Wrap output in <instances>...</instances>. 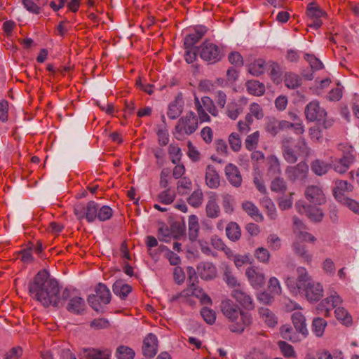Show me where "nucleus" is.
<instances>
[{
    "label": "nucleus",
    "mask_w": 359,
    "mask_h": 359,
    "mask_svg": "<svg viewBox=\"0 0 359 359\" xmlns=\"http://www.w3.org/2000/svg\"><path fill=\"white\" fill-rule=\"evenodd\" d=\"M28 289L32 298L45 307H57L61 303L58 283L50 278L46 270H41L36 273L29 283Z\"/></svg>",
    "instance_id": "f257e3e1"
},
{
    "label": "nucleus",
    "mask_w": 359,
    "mask_h": 359,
    "mask_svg": "<svg viewBox=\"0 0 359 359\" xmlns=\"http://www.w3.org/2000/svg\"><path fill=\"white\" fill-rule=\"evenodd\" d=\"M221 311L232 323L229 326L232 332L242 333L245 327L252 323L250 314L241 311L239 306L231 299L222 302Z\"/></svg>",
    "instance_id": "f03ea898"
},
{
    "label": "nucleus",
    "mask_w": 359,
    "mask_h": 359,
    "mask_svg": "<svg viewBox=\"0 0 359 359\" xmlns=\"http://www.w3.org/2000/svg\"><path fill=\"white\" fill-rule=\"evenodd\" d=\"M297 287L299 293L311 303L318 302L323 297V285L313 280L304 268L297 269Z\"/></svg>",
    "instance_id": "7ed1b4c3"
},
{
    "label": "nucleus",
    "mask_w": 359,
    "mask_h": 359,
    "mask_svg": "<svg viewBox=\"0 0 359 359\" xmlns=\"http://www.w3.org/2000/svg\"><path fill=\"white\" fill-rule=\"evenodd\" d=\"M198 126V116L194 112L189 111L178 120L175 127L176 139L181 140L185 135H191L197 130Z\"/></svg>",
    "instance_id": "20e7f679"
},
{
    "label": "nucleus",
    "mask_w": 359,
    "mask_h": 359,
    "mask_svg": "<svg viewBox=\"0 0 359 359\" xmlns=\"http://www.w3.org/2000/svg\"><path fill=\"white\" fill-rule=\"evenodd\" d=\"M95 294H91L88 297L87 301L89 305L95 311H102V304L107 305L110 303L111 294L107 285L102 283H99L95 287Z\"/></svg>",
    "instance_id": "39448f33"
},
{
    "label": "nucleus",
    "mask_w": 359,
    "mask_h": 359,
    "mask_svg": "<svg viewBox=\"0 0 359 359\" xmlns=\"http://www.w3.org/2000/svg\"><path fill=\"white\" fill-rule=\"evenodd\" d=\"M199 56L211 64L220 61L224 56L222 49L217 45L205 40L198 47Z\"/></svg>",
    "instance_id": "423d86ee"
},
{
    "label": "nucleus",
    "mask_w": 359,
    "mask_h": 359,
    "mask_svg": "<svg viewBox=\"0 0 359 359\" xmlns=\"http://www.w3.org/2000/svg\"><path fill=\"white\" fill-rule=\"evenodd\" d=\"M98 208V204L90 201L86 205L81 203L76 205L74 212L79 220L86 218L88 222H93L97 219Z\"/></svg>",
    "instance_id": "0eeeda50"
},
{
    "label": "nucleus",
    "mask_w": 359,
    "mask_h": 359,
    "mask_svg": "<svg viewBox=\"0 0 359 359\" xmlns=\"http://www.w3.org/2000/svg\"><path fill=\"white\" fill-rule=\"evenodd\" d=\"M309 165L305 161H300L295 165L287 166L285 169V175L287 180L292 182L304 181L309 174Z\"/></svg>",
    "instance_id": "6e6552de"
},
{
    "label": "nucleus",
    "mask_w": 359,
    "mask_h": 359,
    "mask_svg": "<svg viewBox=\"0 0 359 359\" xmlns=\"http://www.w3.org/2000/svg\"><path fill=\"white\" fill-rule=\"evenodd\" d=\"M304 114L309 122H320L323 118L327 116L326 110L320 107L317 100H313L306 106Z\"/></svg>",
    "instance_id": "1a4fd4ad"
},
{
    "label": "nucleus",
    "mask_w": 359,
    "mask_h": 359,
    "mask_svg": "<svg viewBox=\"0 0 359 359\" xmlns=\"http://www.w3.org/2000/svg\"><path fill=\"white\" fill-rule=\"evenodd\" d=\"M306 15L310 21L308 23V26L317 29L321 27L323 24L321 18L326 15V13L321 10L315 3L312 2L307 6Z\"/></svg>",
    "instance_id": "9d476101"
},
{
    "label": "nucleus",
    "mask_w": 359,
    "mask_h": 359,
    "mask_svg": "<svg viewBox=\"0 0 359 359\" xmlns=\"http://www.w3.org/2000/svg\"><path fill=\"white\" fill-rule=\"evenodd\" d=\"M296 208L299 213L304 214L311 221L320 222L323 220L324 214L322 210L315 205L302 204L300 201L296 203Z\"/></svg>",
    "instance_id": "9b49d317"
},
{
    "label": "nucleus",
    "mask_w": 359,
    "mask_h": 359,
    "mask_svg": "<svg viewBox=\"0 0 359 359\" xmlns=\"http://www.w3.org/2000/svg\"><path fill=\"white\" fill-rule=\"evenodd\" d=\"M231 296L245 309L253 310L255 303L252 297L245 290L243 286L233 289Z\"/></svg>",
    "instance_id": "f8f14e48"
},
{
    "label": "nucleus",
    "mask_w": 359,
    "mask_h": 359,
    "mask_svg": "<svg viewBox=\"0 0 359 359\" xmlns=\"http://www.w3.org/2000/svg\"><path fill=\"white\" fill-rule=\"evenodd\" d=\"M111 355L109 348H83L79 353L80 359H111Z\"/></svg>",
    "instance_id": "ddd939ff"
},
{
    "label": "nucleus",
    "mask_w": 359,
    "mask_h": 359,
    "mask_svg": "<svg viewBox=\"0 0 359 359\" xmlns=\"http://www.w3.org/2000/svg\"><path fill=\"white\" fill-rule=\"evenodd\" d=\"M245 276L255 289H259L265 284V275L255 266L248 267L245 270Z\"/></svg>",
    "instance_id": "4468645a"
},
{
    "label": "nucleus",
    "mask_w": 359,
    "mask_h": 359,
    "mask_svg": "<svg viewBox=\"0 0 359 359\" xmlns=\"http://www.w3.org/2000/svg\"><path fill=\"white\" fill-rule=\"evenodd\" d=\"M305 198L314 205H320L326 202L325 196L320 187L316 185L308 186L304 191Z\"/></svg>",
    "instance_id": "2eb2a0df"
},
{
    "label": "nucleus",
    "mask_w": 359,
    "mask_h": 359,
    "mask_svg": "<svg viewBox=\"0 0 359 359\" xmlns=\"http://www.w3.org/2000/svg\"><path fill=\"white\" fill-rule=\"evenodd\" d=\"M225 175L229 184L235 188L242 185L243 177L238 168L233 164L228 163L224 168Z\"/></svg>",
    "instance_id": "dca6fc26"
},
{
    "label": "nucleus",
    "mask_w": 359,
    "mask_h": 359,
    "mask_svg": "<svg viewBox=\"0 0 359 359\" xmlns=\"http://www.w3.org/2000/svg\"><path fill=\"white\" fill-rule=\"evenodd\" d=\"M142 353L149 358H154L158 351V339L153 333L148 334L143 340Z\"/></svg>",
    "instance_id": "f3484780"
},
{
    "label": "nucleus",
    "mask_w": 359,
    "mask_h": 359,
    "mask_svg": "<svg viewBox=\"0 0 359 359\" xmlns=\"http://www.w3.org/2000/svg\"><path fill=\"white\" fill-rule=\"evenodd\" d=\"M338 149L342 152V157L340 158H336L335 162L339 164H342L346 166L349 169L350 165L354 161L353 149L351 145L348 144H339L338 145Z\"/></svg>",
    "instance_id": "a211bd4d"
},
{
    "label": "nucleus",
    "mask_w": 359,
    "mask_h": 359,
    "mask_svg": "<svg viewBox=\"0 0 359 359\" xmlns=\"http://www.w3.org/2000/svg\"><path fill=\"white\" fill-rule=\"evenodd\" d=\"M221 177L215 167L208 165L205 168V181L210 189H217L220 186Z\"/></svg>",
    "instance_id": "6ab92c4d"
},
{
    "label": "nucleus",
    "mask_w": 359,
    "mask_h": 359,
    "mask_svg": "<svg viewBox=\"0 0 359 359\" xmlns=\"http://www.w3.org/2000/svg\"><path fill=\"white\" fill-rule=\"evenodd\" d=\"M196 269L199 276L203 280H212L217 276V268L211 262H201Z\"/></svg>",
    "instance_id": "aec40b11"
},
{
    "label": "nucleus",
    "mask_w": 359,
    "mask_h": 359,
    "mask_svg": "<svg viewBox=\"0 0 359 359\" xmlns=\"http://www.w3.org/2000/svg\"><path fill=\"white\" fill-rule=\"evenodd\" d=\"M291 320L296 332L302 334L304 337H306L309 334V331L306 327V318L303 313L300 311L293 313Z\"/></svg>",
    "instance_id": "412c9836"
},
{
    "label": "nucleus",
    "mask_w": 359,
    "mask_h": 359,
    "mask_svg": "<svg viewBox=\"0 0 359 359\" xmlns=\"http://www.w3.org/2000/svg\"><path fill=\"white\" fill-rule=\"evenodd\" d=\"M217 196L213 194L209 197L205 206L206 216L210 219H216L220 215V208L217 202Z\"/></svg>",
    "instance_id": "4be33fe9"
},
{
    "label": "nucleus",
    "mask_w": 359,
    "mask_h": 359,
    "mask_svg": "<svg viewBox=\"0 0 359 359\" xmlns=\"http://www.w3.org/2000/svg\"><path fill=\"white\" fill-rule=\"evenodd\" d=\"M242 208L243 210L257 222H262L264 221L262 214L252 202L245 201L243 203Z\"/></svg>",
    "instance_id": "5701e85b"
},
{
    "label": "nucleus",
    "mask_w": 359,
    "mask_h": 359,
    "mask_svg": "<svg viewBox=\"0 0 359 359\" xmlns=\"http://www.w3.org/2000/svg\"><path fill=\"white\" fill-rule=\"evenodd\" d=\"M112 290L121 299H126L132 292V287L128 284L124 283L122 280H118L113 284Z\"/></svg>",
    "instance_id": "b1692460"
},
{
    "label": "nucleus",
    "mask_w": 359,
    "mask_h": 359,
    "mask_svg": "<svg viewBox=\"0 0 359 359\" xmlns=\"http://www.w3.org/2000/svg\"><path fill=\"white\" fill-rule=\"evenodd\" d=\"M331 168V163H327L320 159H316L311 163V171L318 176L325 175Z\"/></svg>",
    "instance_id": "393cba45"
},
{
    "label": "nucleus",
    "mask_w": 359,
    "mask_h": 359,
    "mask_svg": "<svg viewBox=\"0 0 359 359\" xmlns=\"http://www.w3.org/2000/svg\"><path fill=\"white\" fill-rule=\"evenodd\" d=\"M67 309L71 313L76 314L81 313L85 309V302L83 299L77 296L70 298L67 306Z\"/></svg>",
    "instance_id": "a878e982"
},
{
    "label": "nucleus",
    "mask_w": 359,
    "mask_h": 359,
    "mask_svg": "<svg viewBox=\"0 0 359 359\" xmlns=\"http://www.w3.org/2000/svg\"><path fill=\"white\" fill-rule=\"evenodd\" d=\"M267 165L268 175L276 177L281 175L280 163L276 156L271 155L267 158Z\"/></svg>",
    "instance_id": "bb28decb"
},
{
    "label": "nucleus",
    "mask_w": 359,
    "mask_h": 359,
    "mask_svg": "<svg viewBox=\"0 0 359 359\" xmlns=\"http://www.w3.org/2000/svg\"><path fill=\"white\" fill-rule=\"evenodd\" d=\"M290 140H286L283 142L282 146V152L284 159L289 163H295L298 160V154L294 149L291 147L288 144Z\"/></svg>",
    "instance_id": "cd10ccee"
},
{
    "label": "nucleus",
    "mask_w": 359,
    "mask_h": 359,
    "mask_svg": "<svg viewBox=\"0 0 359 359\" xmlns=\"http://www.w3.org/2000/svg\"><path fill=\"white\" fill-rule=\"evenodd\" d=\"M294 253L298 255L304 262L309 264L312 260V255L309 252L305 244L300 242H295L292 245Z\"/></svg>",
    "instance_id": "c85d7f7f"
},
{
    "label": "nucleus",
    "mask_w": 359,
    "mask_h": 359,
    "mask_svg": "<svg viewBox=\"0 0 359 359\" xmlns=\"http://www.w3.org/2000/svg\"><path fill=\"white\" fill-rule=\"evenodd\" d=\"M199 223L198 217L194 215L189 217V238L191 242L196 241L199 234Z\"/></svg>",
    "instance_id": "c756f323"
},
{
    "label": "nucleus",
    "mask_w": 359,
    "mask_h": 359,
    "mask_svg": "<svg viewBox=\"0 0 359 359\" xmlns=\"http://www.w3.org/2000/svg\"><path fill=\"white\" fill-rule=\"evenodd\" d=\"M205 292L203 289L199 287L198 285H196L193 287H188L186 290H182L180 293L174 295L172 297L171 301L175 302L177 301L180 297H187L189 296H195L197 298H200Z\"/></svg>",
    "instance_id": "7c9ffc66"
},
{
    "label": "nucleus",
    "mask_w": 359,
    "mask_h": 359,
    "mask_svg": "<svg viewBox=\"0 0 359 359\" xmlns=\"http://www.w3.org/2000/svg\"><path fill=\"white\" fill-rule=\"evenodd\" d=\"M248 93L255 96H261L265 93V86L263 83L257 80H250L246 83Z\"/></svg>",
    "instance_id": "2f4dec72"
},
{
    "label": "nucleus",
    "mask_w": 359,
    "mask_h": 359,
    "mask_svg": "<svg viewBox=\"0 0 359 359\" xmlns=\"http://www.w3.org/2000/svg\"><path fill=\"white\" fill-rule=\"evenodd\" d=\"M182 111V99L177 98L169 104L167 115L170 119H175L180 116Z\"/></svg>",
    "instance_id": "473e14b6"
},
{
    "label": "nucleus",
    "mask_w": 359,
    "mask_h": 359,
    "mask_svg": "<svg viewBox=\"0 0 359 359\" xmlns=\"http://www.w3.org/2000/svg\"><path fill=\"white\" fill-rule=\"evenodd\" d=\"M226 233L229 239L235 242L238 241L241 236V229L236 222H231L226 227Z\"/></svg>",
    "instance_id": "72a5a7b5"
},
{
    "label": "nucleus",
    "mask_w": 359,
    "mask_h": 359,
    "mask_svg": "<svg viewBox=\"0 0 359 359\" xmlns=\"http://www.w3.org/2000/svg\"><path fill=\"white\" fill-rule=\"evenodd\" d=\"M267 63L263 59L255 60L249 65L248 72L253 76H258L266 69Z\"/></svg>",
    "instance_id": "f704fd0d"
},
{
    "label": "nucleus",
    "mask_w": 359,
    "mask_h": 359,
    "mask_svg": "<svg viewBox=\"0 0 359 359\" xmlns=\"http://www.w3.org/2000/svg\"><path fill=\"white\" fill-rule=\"evenodd\" d=\"M274 178L271 180L270 184V189L271 191L280 194H284L287 189V186L285 180L279 176L273 177Z\"/></svg>",
    "instance_id": "c9c22d12"
},
{
    "label": "nucleus",
    "mask_w": 359,
    "mask_h": 359,
    "mask_svg": "<svg viewBox=\"0 0 359 359\" xmlns=\"http://www.w3.org/2000/svg\"><path fill=\"white\" fill-rule=\"evenodd\" d=\"M259 313L269 327H273L277 325L278 320L276 316L269 309L261 308L259 311Z\"/></svg>",
    "instance_id": "e433bc0d"
},
{
    "label": "nucleus",
    "mask_w": 359,
    "mask_h": 359,
    "mask_svg": "<svg viewBox=\"0 0 359 359\" xmlns=\"http://www.w3.org/2000/svg\"><path fill=\"white\" fill-rule=\"evenodd\" d=\"M336 318L346 326L352 324V316L344 307H338L334 311Z\"/></svg>",
    "instance_id": "4c0bfd02"
},
{
    "label": "nucleus",
    "mask_w": 359,
    "mask_h": 359,
    "mask_svg": "<svg viewBox=\"0 0 359 359\" xmlns=\"http://www.w3.org/2000/svg\"><path fill=\"white\" fill-rule=\"evenodd\" d=\"M262 208L266 211L267 215L271 219H276L277 217V212L275 204L269 197H264L261 201Z\"/></svg>",
    "instance_id": "58836bf2"
},
{
    "label": "nucleus",
    "mask_w": 359,
    "mask_h": 359,
    "mask_svg": "<svg viewBox=\"0 0 359 359\" xmlns=\"http://www.w3.org/2000/svg\"><path fill=\"white\" fill-rule=\"evenodd\" d=\"M280 332L284 339L293 342L297 341L298 337L296 330H294L290 325H283L280 328Z\"/></svg>",
    "instance_id": "ea45409f"
},
{
    "label": "nucleus",
    "mask_w": 359,
    "mask_h": 359,
    "mask_svg": "<svg viewBox=\"0 0 359 359\" xmlns=\"http://www.w3.org/2000/svg\"><path fill=\"white\" fill-rule=\"evenodd\" d=\"M284 82L285 86L290 89H294L302 84L300 77L297 74L292 72L285 74Z\"/></svg>",
    "instance_id": "a19ab883"
},
{
    "label": "nucleus",
    "mask_w": 359,
    "mask_h": 359,
    "mask_svg": "<svg viewBox=\"0 0 359 359\" xmlns=\"http://www.w3.org/2000/svg\"><path fill=\"white\" fill-rule=\"evenodd\" d=\"M327 322L322 318H316L312 322V331L316 337H320L323 335Z\"/></svg>",
    "instance_id": "79ce46f5"
},
{
    "label": "nucleus",
    "mask_w": 359,
    "mask_h": 359,
    "mask_svg": "<svg viewBox=\"0 0 359 359\" xmlns=\"http://www.w3.org/2000/svg\"><path fill=\"white\" fill-rule=\"evenodd\" d=\"M203 201V194L201 189H198L192 192L187 198L188 203L194 208L200 207Z\"/></svg>",
    "instance_id": "37998d69"
},
{
    "label": "nucleus",
    "mask_w": 359,
    "mask_h": 359,
    "mask_svg": "<svg viewBox=\"0 0 359 359\" xmlns=\"http://www.w3.org/2000/svg\"><path fill=\"white\" fill-rule=\"evenodd\" d=\"M266 69L270 71L269 74L273 81L276 83H279L281 80V72L279 65L271 61L267 63Z\"/></svg>",
    "instance_id": "c03bdc74"
},
{
    "label": "nucleus",
    "mask_w": 359,
    "mask_h": 359,
    "mask_svg": "<svg viewBox=\"0 0 359 359\" xmlns=\"http://www.w3.org/2000/svg\"><path fill=\"white\" fill-rule=\"evenodd\" d=\"M118 359H134L135 353L133 348L126 346H119L116 349Z\"/></svg>",
    "instance_id": "a18cd8bd"
},
{
    "label": "nucleus",
    "mask_w": 359,
    "mask_h": 359,
    "mask_svg": "<svg viewBox=\"0 0 359 359\" xmlns=\"http://www.w3.org/2000/svg\"><path fill=\"white\" fill-rule=\"evenodd\" d=\"M175 196V193L171 191L170 188H167L165 190L158 194V200L161 203L169 205L174 201Z\"/></svg>",
    "instance_id": "49530a36"
},
{
    "label": "nucleus",
    "mask_w": 359,
    "mask_h": 359,
    "mask_svg": "<svg viewBox=\"0 0 359 359\" xmlns=\"http://www.w3.org/2000/svg\"><path fill=\"white\" fill-rule=\"evenodd\" d=\"M259 140V133L256 131L247 136L245 140V146L247 150L251 151L254 150L258 144Z\"/></svg>",
    "instance_id": "de8ad7c7"
},
{
    "label": "nucleus",
    "mask_w": 359,
    "mask_h": 359,
    "mask_svg": "<svg viewBox=\"0 0 359 359\" xmlns=\"http://www.w3.org/2000/svg\"><path fill=\"white\" fill-rule=\"evenodd\" d=\"M201 103L203 107V109L205 111H208L211 115L213 116H217L218 115V110L211 98L207 96L203 97L201 98Z\"/></svg>",
    "instance_id": "09e8293b"
},
{
    "label": "nucleus",
    "mask_w": 359,
    "mask_h": 359,
    "mask_svg": "<svg viewBox=\"0 0 359 359\" xmlns=\"http://www.w3.org/2000/svg\"><path fill=\"white\" fill-rule=\"evenodd\" d=\"M255 257L263 264H268L271 257L269 250L263 247L257 248L254 252Z\"/></svg>",
    "instance_id": "8fccbe9b"
},
{
    "label": "nucleus",
    "mask_w": 359,
    "mask_h": 359,
    "mask_svg": "<svg viewBox=\"0 0 359 359\" xmlns=\"http://www.w3.org/2000/svg\"><path fill=\"white\" fill-rule=\"evenodd\" d=\"M228 142L231 149L234 152H238L242 147V142L239 134L237 133H232L229 135Z\"/></svg>",
    "instance_id": "3c124183"
},
{
    "label": "nucleus",
    "mask_w": 359,
    "mask_h": 359,
    "mask_svg": "<svg viewBox=\"0 0 359 359\" xmlns=\"http://www.w3.org/2000/svg\"><path fill=\"white\" fill-rule=\"evenodd\" d=\"M194 104L195 108L197 111L198 118L200 121L201 123L203 122H210V116L206 113L205 110L203 109V107L202 106L201 101L197 97H195L194 98Z\"/></svg>",
    "instance_id": "603ef678"
},
{
    "label": "nucleus",
    "mask_w": 359,
    "mask_h": 359,
    "mask_svg": "<svg viewBox=\"0 0 359 359\" xmlns=\"http://www.w3.org/2000/svg\"><path fill=\"white\" fill-rule=\"evenodd\" d=\"M168 154L171 157V162L173 164H177L180 163L182 157L181 149L174 144H170L168 147Z\"/></svg>",
    "instance_id": "864d4df0"
},
{
    "label": "nucleus",
    "mask_w": 359,
    "mask_h": 359,
    "mask_svg": "<svg viewBox=\"0 0 359 359\" xmlns=\"http://www.w3.org/2000/svg\"><path fill=\"white\" fill-rule=\"evenodd\" d=\"M304 59L309 63L312 71L319 70L323 68V64L314 55L306 53Z\"/></svg>",
    "instance_id": "5fc2aeb1"
},
{
    "label": "nucleus",
    "mask_w": 359,
    "mask_h": 359,
    "mask_svg": "<svg viewBox=\"0 0 359 359\" xmlns=\"http://www.w3.org/2000/svg\"><path fill=\"white\" fill-rule=\"evenodd\" d=\"M267 287L269 292L275 295H280L282 292L280 282L276 277L269 278Z\"/></svg>",
    "instance_id": "6e6d98bb"
},
{
    "label": "nucleus",
    "mask_w": 359,
    "mask_h": 359,
    "mask_svg": "<svg viewBox=\"0 0 359 359\" xmlns=\"http://www.w3.org/2000/svg\"><path fill=\"white\" fill-rule=\"evenodd\" d=\"M278 347L280 349L282 354L285 357L290 358V357L295 356V351L292 345L289 344L288 343H287L284 341H278Z\"/></svg>",
    "instance_id": "4d7b16f0"
},
{
    "label": "nucleus",
    "mask_w": 359,
    "mask_h": 359,
    "mask_svg": "<svg viewBox=\"0 0 359 359\" xmlns=\"http://www.w3.org/2000/svg\"><path fill=\"white\" fill-rule=\"evenodd\" d=\"M265 130L271 135H276L280 131L279 121L274 118L269 119L265 125Z\"/></svg>",
    "instance_id": "13d9d810"
},
{
    "label": "nucleus",
    "mask_w": 359,
    "mask_h": 359,
    "mask_svg": "<svg viewBox=\"0 0 359 359\" xmlns=\"http://www.w3.org/2000/svg\"><path fill=\"white\" fill-rule=\"evenodd\" d=\"M113 215L112 209L108 205H103L97 210V218L102 222L111 219Z\"/></svg>",
    "instance_id": "bf43d9fd"
},
{
    "label": "nucleus",
    "mask_w": 359,
    "mask_h": 359,
    "mask_svg": "<svg viewBox=\"0 0 359 359\" xmlns=\"http://www.w3.org/2000/svg\"><path fill=\"white\" fill-rule=\"evenodd\" d=\"M241 112V109L239 107L238 104L236 102H231L227 105V116L232 120H236L240 113Z\"/></svg>",
    "instance_id": "052dcab7"
},
{
    "label": "nucleus",
    "mask_w": 359,
    "mask_h": 359,
    "mask_svg": "<svg viewBox=\"0 0 359 359\" xmlns=\"http://www.w3.org/2000/svg\"><path fill=\"white\" fill-rule=\"evenodd\" d=\"M224 276L225 282L229 287L233 289L242 287L241 283L238 282L236 278L232 274L231 271H226L224 272Z\"/></svg>",
    "instance_id": "680f3d73"
},
{
    "label": "nucleus",
    "mask_w": 359,
    "mask_h": 359,
    "mask_svg": "<svg viewBox=\"0 0 359 359\" xmlns=\"http://www.w3.org/2000/svg\"><path fill=\"white\" fill-rule=\"evenodd\" d=\"M201 314L204 320L208 324H212L215 323L216 319L215 313L207 307H204L201 311Z\"/></svg>",
    "instance_id": "e2e57ef3"
},
{
    "label": "nucleus",
    "mask_w": 359,
    "mask_h": 359,
    "mask_svg": "<svg viewBox=\"0 0 359 359\" xmlns=\"http://www.w3.org/2000/svg\"><path fill=\"white\" fill-rule=\"evenodd\" d=\"M158 136V142L160 146H166L169 142V135L168 130L165 128H158L156 132Z\"/></svg>",
    "instance_id": "0e129e2a"
},
{
    "label": "nucleus",
    "mask_w": 359,
    "mask_h": 359,
    "mask_svg": "<svg viewBox=\"0 0 359 359\" xmlns=\"http://www.w3.org/2000/svg\"><path fill=\"white\" fill-rule=\"evenodd\" d=\"M269 247L273 250H278L281 246L280 238L276 234H271L267 238Z\"/></svg>",
    "instance_id": "69168bd1"
},
{
    "label": "nucleus",
    "mask_w": 359,
    "mask_h": 359,
    "mask_svg": "<svg viewBox=\"0 0 359 359\" xmlns=\"http://www.w3.org/2000/svg\"><path fill=\"white\" fill-rule=\"evenodd\" d=\"M201 39L195 33L188 34L185 37L184 42L185 49L195 48L194 45L197 43Z\"/></svg>",
    "instance_id": "338daca9"
},
{
    "label": "nucleus",
    "mask_w": 359,
    "mask_h": 359,
    "mask_svg": "<svg viewBox=\"0 0 359 359\" xmlns=\"http://www.w3.org/2000/svg\"><path fill=\"white\" fill-rule=\"evenodd\" d=\"M222 206L224 210L227 214H231L233 212V199L229 194H225L222 196Z\"/></svg>",
    "instance_id": "774afa93"
}]
</instances>
